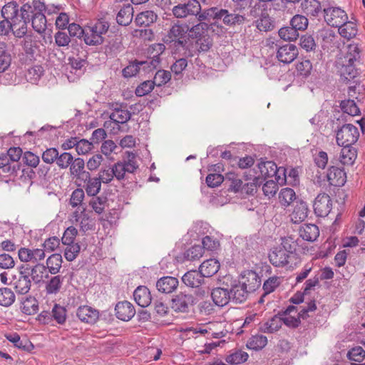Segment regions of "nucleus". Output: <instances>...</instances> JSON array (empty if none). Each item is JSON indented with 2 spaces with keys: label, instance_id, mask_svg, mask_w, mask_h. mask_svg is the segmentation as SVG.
Here are the masks:
<instances>
[{
  "label": "nucleus",
  "instance_id": "nucleus-1",
  "mask_svg": "<svg viewBox=\"0 0 365 365\" xmlns=\"http://www.w3.org/2000/svg\"><path fill=\"white\" fill-rule=\"evenodd\" d=\"M4 20L0 21V34L7 35L10 31L17 38L24 36L27 32L26 23L21 19L19 5L15 1L5 4L1 9Z\"/></svg>",
  "mask_w": 365,
  "mask_h": 365
},
{
  "label": "nucleus",
  "instance_id": "nucleus-2",
  "mask_svg": "<svg viewBox=\"0 0 365 365\" xmlns=\"http://www.w3.org/2000/svg\"><path fill=\"white\" fill-rule=\"evenodd\" d=\"M46 10L45 4L40 1H33L24 4L20 9L21 17L26 23L29 22L31 18V24L33 29L38 34H42L46 29V19L43 14Z\"/></svg>",
  "mask_w": 365,
  "mask_h": 365
},
{
  "label": "nucleus",
  "instance_id": "nucleus-3",
  "mask_svg": "<svg viewBox=\"0 0 365 365\" xmlns=\"http://www.w3.org/2000/svg\"><path fill=\"white\" fill-rule=\"evenodd\" d=\"M359 58V48L356 44H350L347 47L346 53L340 57L337 61V68L341 77L346 80L356 77L357 71L354 62Z\"/></svg>",
  "mask_w": 365,
  "mask_h": 365
},
{
  "label": "nucleus",
  "instance_id": "nucleus-4",
  "mask_svg": "<svg viewBox=\"0 0 365 365\" xmlns=\"http://www.w3.org/2000/svg\"><path fill=\"white\" fill-rule=\"evenodd\" d=\"M316 309L314 301H310L306 306L301 307L299 311H297L295 307L289 306L280 317L282 324L284 323L289 327H297L300 323L299 318L305 319L309 312H313Z\"/></svg>",
  "mask_w": 365,
  "mask_h": 365
},
{
  "label": "nucleus",
  "instance_id": "nucleus-5",
  "mask_svg": "<svg viewBox=\"0 0 365 365\" xmlns=\"http://www.w3.org/2000/svg\"><path fill=\"white\" fill-rule=\"evenodd\" d=\"M109 28L108 22L98 21L85 26L84 42L88 46H98L103 43L104 37Z\"/></svg>",
  "mask_w": 365,
  "mask_h": 365
},
{
  "label": "nucleus",
  "instance_id": "nucleus-6",
  "mask_svg": "<svg viewBox=\"0 0 365 365\" xmlns=\"http://www.w3.org/2000/svg\"><path fill=\"white\" fill-rule=\"evenodd\" d=\"M358 128L351 124H345L338 130L336 135V143L341 147H351L359 139Z\"/></svg>",
  "mask_w": 365,
  "mask_h": 365
},
{
  "label": "nucleus",
  "instance_id": "nucleus-7",
  "mask_svg": "<svg viewBox=\"0 0 365 365\" xmlns=\"http://www.w3.org/2000/svg\"><path fill=\"white\" fill-rule=\"evenodd\" d=\"M258 168L262 178H274L279 184L286 181L285 170L281 167L277 168L273 161L261 162L258 164Z\"/></svg>",
  "mask_w": 365,
  "mask_h": 365
},
{
  "label": "nucleus",
  "instance_id": "nucleus-8",
  "mask_svg": "<svg viewBox=\"0 0 365 365\" xmlns=\"http://www.w3.org/2000/svg\"><path fill=\"white\" fill-rule=\"evenodd\" d=\"M269 259L274 267L293 268L297 264L292 258L289 257L284 250H282L279 247H275L270 251L269 253Z\"/></svg>",
  "mask_w": 365,
  "mask_h": 365
},
{
  "label": "nucleus",
  "instance_id": "nucleus-9",
  "mask_svg": "<svg viewBox=\"0 0 365 365\" xmlns=\"http://www.w3.org/2000/svg\"><path fill=\"white\" fill-rule=\"evenodd\" d=\"M324 20L328 25L339 27L348 19L346 13L339 7H329L324 10Z\"/></svg>",
  "mask_w": 365,
  "mask_h": 365
},
{
  "label": "nucleus",
  "instance_id": "nucleus-10",
  "mask_svg": "<svg viewBox=\"0 0 365 365\" xmlns=\"http://www.w3.org/2000/svg\"><path fill=\"white\" fill-rule=\"evenodd\" d=\"M201 10V6L197 0L189 1L187 4H179L173 8V14L176 18H185L188 16H197Z\"/></svg>",
  "mask_w": 365,
  "mask_h": 365
},
{
  "label": "nucleus",
  "instance_id": "nucleus-11",
  "mask_svg": "<svg viewBox=\"0 0 365 365\" xmlns=\"http://www.w3.org/2000/svg\"><path fill=\"white\" fill-rule=\"evenodd\" d=\"M109 117L110 120L104 123V127L109 128L113 124V129H119L120 124H124L130 120L131 113L125 108H116L110 113Z\"/></svg>",
  "mask_w": 365,
  "mask_h": 365
},
{
  "label": "nucleus",
  "instance_id": "nucleus-12",
  "mask_svg": "<svg viewBox=\"0 0 365 365\" xmlns=\"http://www.w3.org/2000/svg\"><path fill=\"white\" fill-rule=\"evenodd\" d=\"M21 269L18 275H15L10 282V284L15 289L16 292L20 294H25L28 293L31 289V280L29 273H26Z\"/></svg>",
  "mask_w": 365,
  "mask_h": 365
},
{
  "label": "nucleus",
  "instance_id": "nucleus-13",
  "mask_svg": "<svg viewBox=\"0 0 365 365\" xmlns=\"http://www.w3.org/2000/svg\"><path fill=\"white\" fill-rule=\"evenodd\" d=\"M313 207L317 216H327L332 208V202L329 195L326 193L319 194L314 200Z\"/></svg>",
  "mask_w": 365,
  "mask_h": 365
},
{
  "label": "nucleus",
  "instance_id": "nucleus-14",
  "mask_svg": "<svg viewBox=\"0 0 365 365\" xmlns=\"http://www.w3.org/2000/svg\"><path fill=\"white\" fill-rule=\"evenodd\" d=\"M195 303V297L190 294L180 293L172 299V308L178 312H187Z\"/></svg>",
  "mask_w": 365,
  "mask_h": 365
},
{
  "label": "nucleus",
  "instance_id": "nucleus-15",
  "mask_svg": "<svg viewBox=\"0 0 365 365\" xmlns=\"http://www.w3.org/2000/svg\"><path fill=\"white\" fill-rule=\"evenodd\" d=\"M70 221L73 225L79 227L80 230L83 232L92 230L93 227V220L86 212L85 209L74 211L70 217Z\"/></svg>",
  "mask_w": 365,
  "mask_h": 365
},
{
  "label": "nucleus",
  "instance_id": "nucleus-16",
  "mask_svg": "<svg viewBox=\"0 0 365 365\" xmlns=\"http://www.w3.org/2000/svg\"><path fill=\"white\" fill-rule=\"evenodd\" d=\"M19 258L24 262L37 263L46 257L45 250L41 248L29 249L21 247L18 252Z\"/></svg>",
  "mask_w": 365,
  "mask_h": 365
},
{
  "label": "nucleus",
  "instance_id": "nucleus-17",
  "mask_svg": "<svg viewBox=\"0 0 365 365\" xmlns=\"http://www.w3.org/2000/svg\"><path fill=\"white\" fill-rule=\"evenodd\" d=\"M250 292L255 291L261 284V279L258 274L252 270H245L241 274L239 281Z\"/></svg>",
  "mask_w": 365,
  "mask_h": 365
},
{
  "label": "nucleus",
  "instance_id": "nucleus-18",
  "mask_svg": "<svg viewBox=\"0 0 365 365\" xmlns=\"http://www.w3.org/2000/svg\"><path fill=\"white\" fill-rule=\"evenodd\" d=\"M298 55V49L294 44L287 43L280 46L277 51V59L284 63H292Z\"/></svg>",
  "mask_w": 365,
  "mask_h": 365
},
{
  "label": "nucleus",
  "instance_id": "nucleus-19",
  "mask_svg": "<svg viewBox=\"0 0 365 365\" xmlns=\"http://www.w3.org/2000/svg\"><path fill=\"white\" fill-rule=\"evenodd\" d=\"M115 310L117 318L124 322L130 320L135 314L133 305L127 301L118 302Z\"/></svg>",
  "mask_w": 365,
  "mask_h": 365
},
{
  "label": "nucleus",
  "instance_id": "nucleus-20",
  "mask_svg": "<svg viewBox=\"0 0 365 365\" xmlns=\"http://www.w3.org/2000/svg\"><path fill=\"white\" fill-rule=\"evenodd\" d=\"M155 63H158V61L151 60L150 61L132 62L123 70V76L125 78L135 76L140 71V69H143L145 71V69L147 68H150V66L155 67Z\"/></svg>",
  "mask_w": 365,
  "mask_h": 365
},
{
  "label": "nucleus",
  "instance_id": "nucleus-21",
  "mask_svg": "<svg viewBox=\"0 0 365 365\" xmlns=\"http://www.w3.org/2000/svg\"><path fill=\"white\" fill-rule=\"evenodd\" d=\"M308 212V206L305 202L297 201L289 214L290 220L294 224L300 223L307 217Z\"/></svg>",
  "mask_w": 365,
  "mask_h": 365
},
{
  "label": "nucleus",
  "instance_id": "nucleus-22",
  "mask_svg": "<svg viewBox=\"0 0 365 365\" xmlns=\"http://www.w3.org/2000/svg\"><path fill=\"white\" fill-rule=\"evenodd\" d=\"M76 314L81 322L88 324H94L99 318L98 311L86 305L79 307L77 309Z\"/></svg>",
  "mask_w": 365,
  "mask_h": 365
},
{
  "label": "nucleus",
  "instance_id": "nucleus-23",
  "mask_svg": "<svg viewBox=\"0 0 365 365\" xmlns=\"http://www.w3.org/2000/svg\"><path fill=\"white\" fill-rule=\"evenodd\" d=\"M212 45L209 36H203L196 39L194 43L191 45V48L186 49L184 52L185 56H193L197 53L207 51Z\"/></svg>",
  "mask_w": 365,
  "mask_h": 365
},
{
  "label": "nucleus",
  "instance_id": "nucleus-24",
  "mask_svg": "<svg viewBox=\"0 0 365 365\" xmlns=\"http://www.w3.org/2000/svg\"><path fill=\"white\" fill-rule=\"evenodd\" d=\"M327 176L329 184L333 186H342L346 181L344 170L335 166L329 168Z\"/></svg>",
  "mask_w": 365,
  "mask_h": 365
},
{
  "label": "nucleus",
  "instance_id": "nucleus-25",
  "mask_svg": "<svg viewBox=\"0 0 365 365\" xmlns=\"http://www.w3.org/2000/svg\"><path fill=\"white\" fill-rule=\"evenodd\" d=\"M178 286V280L173 277H163L156 282L157 289L162 293L169 294L175 291Z\"/></svg>",
  "mask_w": 365,
  "mask_h": 365
},
{
  "label": "nucleus",
  "instance_id": "nucleus-26",
  "mask_svg": "<svg viewBox=\"0 0 365 365\" xmlns=\"http://www.w3.org/2000/svg\"><path fill=\"white\" fill-rule=\"evenodd\" d=\"M218 20L227 26L240 25L245 22V17L244 15L239 14L229 13L226 9H220Z\"/></svg>",
  "mask_w": 365,
  "mask_h": 365
},
{
  "label": "nucleus",
  "instance_id": "nucleus-27",
  "mask_svg": "<svg viewBox=\"0 0 365 365\" xmlns=\"http://www.w3.org/2000/svg\"><path fill=\"white\" fill-rule=\"evenodd\" d=\"M211 297L213 302L218 307H224L231 300L229 289L222 287L213 289Z\"/></svg>",
  "mask_w": 365,
  "mask_h": 365
},
{
  "label": "nucleus",
  "instance_id": "nucleus-28",
  "mask_svg": "<svg viewBox=\"0 0 365 365\" xmlns=\"http://www.w3.org/2000/svg\"><path fill=\"white\" fill-rule=\"evenodd\" d=\"M135 302L142 307H147L151 303V294L149 289L145 286L138 287L133 292Z\"/></svg>",
  "mask_w": 365,
  "mask_h": 365
},
{
  "label": "nucleus",
  "instance_id": "nucleus-29",
  "mask_svg": "<svg viewBox=\"0 0 365 365\" xmlns=\"http://www.w3.org/2000/svg\"><path fill=\"white\" fill-rule=\"evenodd\" d=\"M189 26L186 24H174L169 30L168 33V37L171 41H177L180 45L182 44V41L180 40L188 34Z\"/></svg>",
  "mask_w": 365,
  "mask_h": 365
},
{
  "label": "nucleus",
  "instance_id": "nucleus-30",
  "mask_svg": "<svg viewBox=\"0 0 365 365\" xmlns=\"http://www.w3.org/2000/svg\"><path fill=\"white\" fill-rule=\"evenodd\" d=\"M220 264L216 259H209L204 261L199 267V271L204 277H210L220 269Z\"/></svg>",
  "mask_w": 365,
  "mask_h": 365
},
{
  "label": "nucleus",
  "instance_id": "nucleus-31",
  "mask_svg": "<svg viewBox=\"0 0 365 365\" xmlns=\"http://www.w3.org/2000/svg\"><path fill=\"white\" fill-rule=\"evenodd\" d=\"M231 300L235 303L241 304L245 302L250 292L240 282L235 283L229 290Z\"/></svg>",
  "mask_w": 365,
  "mask_h": 365
},
{
  "label": "nucleus",
  "instance_id": "nucleus-32",
  "mask_svg": "<svg viewBox=\"0 0 365 365\" xmlns=\"http://www.w3.org/2000/svg\"><path fill=\"white\" fill-rule=\"evenodd\" d=\"M182 281L187 287H199L204 281V277L200 271L191 270L182 277Z\"/></svg>",
  "mask_w": 365,
  "mask_h": 365
},
{
  "label": "nucleus",
  "instance_id": "nucleus-33",
  "mask_svg": "<svg viewBox=\"0 0 365 365\" xmlns=\"http://www.w3.org/2000/svg\"><path fill=\"white\" fill-rule=\"evenodd\" d=\"M299 236L308 242H314L319 235V230L314 224H305L299 230Z\"/></svg>",
  "mask_w": 365,
  "mask_h": 365
},
{
  "label": "nucleus",
  "instance_id": "nucleus-34",
  "mask_svg": "<svg viewBox=\"0 0 365 365\" xmlns=\"http://www.w3.org/2000/svg\"><path fill=\"white\" fill-rule=\"evenodd\" d=\"M70 166V173L73 178L83 179L89 177V173L84 170L85 163L82 158L73 159Z\"/></svg>",
  "mask_w": 365,
  "mask_h": 365
},
{
  "label": "nucleus",
  "instance_id": "nucleus-35",
  "mask_svg": "<svg viewBox=\"0 0 365 365\" xmlns=\"http://www.w3.org/2000/svg\"><path fill=\"white\" fill-rule=\"evenodd\" d=\"M158 15L151 10H146L139 13L135 19V22L140 26H149L156 21Z\"/></svg>",
  "mask_w": 365,
  "mask_h": 365
},
{
  "label": "nucleus",
  "instance_id": "nucleus-36",
  "mask_svg": "<svg viewBox=\"0 0 365 365\" xmlns=\"http://www.w3.org/2000/svg\"><path fill=\"white\" fill-rule=\"evenodd\" d=\"M82 180H83L86 183L84 188L88 195L96 196L100 192L101 182L99 178L97 177L91 178L89 174L88 178H84Z\"/></svg>",
  "mask_w": 365,
  "mask_h": 365
},
{
  "label": "nucleus",
  "instance_id": "nucleus-37",
  "mask_svg": "<svg viewBox=\"0 0 365 365\" xmlns=\"http://www.w3.org/2000/svg\"><path fill=\"white\" fill-rule=\"evenodd\" d=\"M282 327V319L280 317L274 316L266 322H262L259 329L264 333H274L278 331Z\"/></svg>",
  "mask_w": 365,
  "mask_h": 365
},
{
  "label": "nucleus",
  "instance_id": "nucleus-38",
  "mask_svg": "<svg viewBox=\"0 0 365 365\" xmlns=\"http://www.w3.org/2000/svg\"><path fill=\"white\" fill-rule=\"evenodd\" d=\"M210 324L206 325H197L196 327H186L180 329V332L185 334L187 337H196L197 334L205 335L210 333Z\"/></svg>",
  "mask_w": 365,
  "mask_h": 365
},
{
  "label": "nucleus",
  "instance_id": "nucleus-39",
  "mask_svg": "<svg viewBox=\"0 0 365 365\" xmlns=\"http://www.w3.org/2000/svg\"><path fill=\"white\" fill-rule=\"evenodd\" d=\"M62 257L60 254H53L46 259V269L51 274L59 272L62 265Z\"/></svg>",
  "mask_w": 365,
  "mask_h": 365
},
{
  "label": "nucleus",
  "instance_id": "nucleus-40",
  "mask_svg": "<svg viewBox=\"0 0 365 365\" xmlns=\"http://www.w3.org/2000/svg\"><path fill=\"white\" fill-rule=\"evenodd\" d=\"M29 273L36 284H38L43 282L44 278L48 277L46 267L41 263H37L34 265Z\"/></svg>",
  "mask_w": 365,
  "mask_h": 365
},
{
  "label": "nucleus",
  "instance_id": "nucleus-41",
  "mask_svg": "<svg viewBox=\"0 0 365 365\" xmlns=\"http://www.w3.org/2000/svg\"><path fill=\"white\" fill-rule=\"evenodd\" d=\"M133 16V8L130 4H128L118 11L116 21L120 25L127 26L132 21Z\"/></svg>",
  "mask_w": 365,
  "mask_h": 365
},
{
  "label": "nucleus",
  "instance_id": "nucleus-42",
  "mask_svg": "<svg viewBox=\"0 0 365 365\" xmlns=\"http://www.w3.org/2000/svg\"><path fill=\"white\" fill-rule=\"evenodd\" d=\"M357 157L356 150L352 147H343L339 160L344 165H352Z\"/></svg>",
  "mask_w": 365,
  "mask_h": 365
},
{
  "label": "nucleus",
  "instance_id": "nucleus-43",
  "mask_svg": "<svg viewBox=\"0 0 365 365\" xmlns=\"http://www.w3.org/2000/svg\"><path fill=\"white\" fill-rule=\"evenodd\" d=\"M279 247L282 250H284L290 258H292L297 263L299 262V258L296 253L297 243L292 237L282 238Z\"/></svg>",
  "mask_w": 365,
  "mask_h": 365
},
{
  "label": "nucleus",
  "instance_id": "nucleus-44",
  "mask_svg": "<svg viewBox=\"0 0 365 365\" xmlns=\"http://www.w3.org/2000/svg\"><path fill=\"white\" fill-rule=\"evenodd\" d=\"M301 8L307 15L315 16L321 9V4L317 0H303L301 3Z\"/></svg>",
  "mask_w": 365,
  "mask_h": 365
},
{
  "label": "nucleus",
  "instance_id": "nucleus-45",
  "mask_svg": "<svg viewBox=\"0 0 365 365\" xmlns=\"http://www.w3.org/2000/svg\"><path fill=\"white\" fill-rule=\"evenodd\" d=\"M338 28L339 34L347 39L352 38L357 33L355 23L348 19L346 21V23L342 24Z\"/></svg>",
  "mask_w": 365,
  "mask_h": 365
},
{
  "label": "nucleus",
  "instance_id": "nucleus-46",
  "mask_svg": "<svg viewBox=\"0 0 365 365\" xmlns=\"http://www.w3.org/2000/svg\"><path fill=\"white\" fill-rule=\"evenodd\" d=\"M15 294L11 289L0 288V306L9 307L15 302Z\"/></svg>",
  "mask_w": 365,
  "mask_h": 365
},
{
  "label": "nucleus",
  "instance_id": "nucleus-47",
  "mask_svg": "<svg viewBox=\"0 0 365 365\" xmlns=\"http://www.w3.org/2000/svg\"><path fill=\"white\" fill-rule=\"evenodd\" d=\"M63 277L61 275H56L51 278L46 284V291L48 294H57L63 284Z\"/></svg>",
  "mask_w": 365,
  "mask_h": 365
},
{
  "label": "nucleus",
  "instance_id": "nucleus-48",
  "mask_svg": "<svg viewBox=\"0 0 365 365\" xmlns=\"http://www.w3.org/2000/svg\"><path fill=\"white\" fill-rule=\"evenodd\" d=\"M11 58L4 43H0V73L5 71L10 66Z\"/></svg>",
  "mask_w": 365,
  "mask_h": 365
},
{
  "label": "nucleus",
  "instance_id": "nucleus-49",
  "mask_svg": "<svg viewBox=\"0 0 365 365\" xmlns=\"http://www.w3.org/2000/svg\"><path fill=\"white\" fill-rule=\"evenodd\" d=\"M267 344V339L263 335L252 336L249 339L247 343V346L250 349L260 350L264 348Z\"/></svg>",
  "mask_w": 365,
  "mask_h": 365
},
{
  "label": "nucleus",
  "instance_id": "nucleus-50",
  "mask_svg": "<svg viewBox=\"0 0 365 365\" xmlns=\"http://www.w3.org/2000/svg\"><path fill=\"white\" fill-rule=\"evenodd\" d=\"M296 194L293 189L285 187L280 190L279 194V200L282 205L288 206L295 200Z\"/></svg>",
  "mask_w": 365,
  "mask_h": 365
},
{
  "label": "nucleus",
  "instance_id": "nucleus-51",
  "mask_svg": "<svg viewBox=\"0 0 365 365\" xmlns=\"http://www.w3.org/2000/svg\"><path fill=\"white\" fill-rule=\"evenodd\" d=\"M66 312L64 307L55 304L51 310V318L57 323L63 324L66 320Z\"/></svg>",
  "mask_w": 365,
  "mask_h": 365
},
{
  "label": "nucleus",
  "instance_id": "nucleus-52",
  "mask_svg": "<svg viewBox=\"0 0 365 365\" xmlns=\"http://www.w3.org/2000/svg\"><path fill=\"white\" fill-rule=\"evenodd\" d=\"M208 29V24L204 22H200L192 28L189 26L188 36L192 38H199L205 36L204 34Z\"/></svg>",
  "mask_w": 365,
  "mask_h": 365
},
{
  "label": "nucleus",
  "instance_id": "nucleus-53",
  "mask_svg": "<svg viewBox=\"0 0 365 365\" xmlns=\"http://www.w3.org/2000/svg\"><path fill=\"white\" fill-rule=\"evenodd\" d=\"M43 73V68L41 66H34L28 69L26 78L28 81L33 84L37 83Z\"/></svg>",
  "mask_w": 365,
  "mask_h": 365
},
{
  "label": "nucleus",
  "instance_id": "nucleus-54",
  "mask_svg": "<svg viewBox=\"0 0 365 365\" xmlns=\"http://www.w3.org/2000/svg\"><path fill=\"white\" fill-rule=\"evenodd\" d=\"M248 356H249L247 352L238 350L228 355L226 358V361L232 364H240L246 361Z\"/></svg>",
  "mask_w": 365,
  "mask_h": 365
},
{
  "label": "nucleus",
  "instance_id": "nucleus-55",
  "mask_svg": "<svg viewBox=\"0 0 365 365\" xmlns=\"http://www.w3.org/2000/svg\"><path fill=\"white\" fill-rule=\"evenodd\" d=\"M279 37L284 41H294L299 36V33L291 26L281 28L279 30Z\"/></svg>",
  "mask_w": 365,
  "mask_h": 365
},
{
  "label": "nucleus",
  "instance_id": "nucleus-56",
  "mask_svg": "<svg viewBox=\"0 0 365 365\" xmlns=\"http://www.w3.org/2000/svg\"><path fill=\"white\" fill-rule=\"evenodd\" d=\"M341 108L344 113H346L351 116H355L359 114L360 110L353 100H346L341 103Z\"/></svg>",
  "mask_w": 365,
  "mask_h": 365
},
{
  "label": "nucleus",
  "instance_id": "nucleus-57",
  "mask_svg": "<svg viewBox=\"0 0 365 365\" xmlns=\"http://www.w3.org/2000/svg\"><path fill=\"white\" fill-rule=\"evenodd\" d=\"M171 78L170 73L165 70L158 71L152 81L155 86L160 87L167 83Z\"/></svg>",
  "mask_w": 365,
  "mask_h": 365
},
{
  "label": "nucleus",
  "instance_id": "nucleus-58",
  "mask_svg": "<svg viewBox=\"0 0 365 365\" xmlns=\"http://www.w3.org/2000/svg\"><path fill=\"white\" fill-rule=\"evenodd\" d=\"M291 26L298 32V31H303L307 28L308 19L302 15H295L291 19Z\"/></svg>",
  "mask_w": 365,
  "mask_h": 365
},
{
  "label": "nucleus",
  "instance_id": "nucleus-59",
  "mask_svg": "<svg viewBox=\"0 0 365 365\" xmlns=\"http://www.w3.org/2000/svg\"><path fill=\"white\" fill-rule=\"evenodd\" d=\"M280 282V278L278 277H271L267 279L263 284V289L264 292L262 297H264L265 295L274 292V289L279 285Z\"/></svg>",
  "mask_w": 365,
  "mask_h": 365
},
{
  "label": "nucleus",
  "instance_id": "nucleus-60",
  "mask_svg": "<svg viewBox=\"0 0 365 365\" xmlns=\"http://www.w3.org/2000/svg\"><path fill=\"white\" fill-rule=\"evenodd\" d=\"M203 255V248L200 245H194L187 250L184 253V257L187 260H195Z\"/></svg>",
  "mask_w": 365,
  "mask_h": 365
},
{
  "label": "nucleus",
  "instance_id": "nucleus-61",
  "mask_svg": "<svg viewBox=\"0 0 365 365\" xmlns=\"http://www.w3.org/2000/svg\"><path fill=\"white\" fill-rule=\"evenodd\" d=\"M38 310V302L34 299H27L23 303L22 311L27 315L36 314Z\"/></svg>",
  "mask_w": 365,
  "mask_h": 365
},
{
  "label": "nucleus",
  "instance_id": "nucleus-62",
  "mask_svg": "<svg viewBox=\"0 0 365 365\" xmlns=\"http://www.w3.org/2000/svg\"><path fill=\"white\" fill-rule=\"evenodd\" d=\"M203 250L209 251H215L220 247V242L218 240L212 236H205L202 240Z\"/></svg>",
  "mask_w": 365,
  "mask_h": 365
},
{
  "label": "nucleus",
  "instance_id": "nucleus-63",
  "mask_svg": "<svg viewBox=\"0 0 365 365\" xmlns=\"http://www.w3.org/2000/svg\"><path fill=\"white\" fill-rule=\"evenodd\" d=\"M277 184L279 183L275 179L267 180L262 186V191L264 195L268 197H273L278 190Z\"/></svg>",
  "mask_w": 365,
  "mask_h": 365
},
{
  "label": "nucleus",
  "instance_id": "nucleus-64",
  "mask_svg": "<svg viewBox=\"0 0 365 365\" xmlns=\"http://www.w3.org/2000/svg\"><path fill=\"white\" fill-rule=\"evenodd\" d=\"M347 356L350 360L360 362L365 358V350L361 346H356L349 351Z\"/></svg>",
  "mask_w": 365,
  "mask_h": 365
}]
</instances>
